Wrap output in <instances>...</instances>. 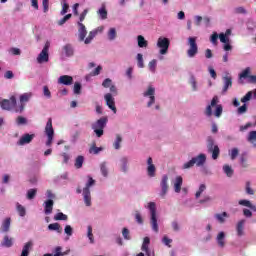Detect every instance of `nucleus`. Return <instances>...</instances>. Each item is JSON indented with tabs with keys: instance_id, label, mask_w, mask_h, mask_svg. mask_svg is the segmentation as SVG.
<instances>
[{
	"instance_id": "obj_1",
	"label": "nucleus",
	"mask_w": 256,
	"mask_h": 256,
	"mask_svg": "<svg viewBox=\"0 0 256 256\" xmlns=\"http://www.w3.org/2000/svg\"><path fill=\"white\" fill-rule=\"evenodd\" d=\"M157 89L153 85H148L146 89L143 91L142 96L146 101V106L148 109H155V111H159L160 106L157 103V98L155 97Z\"/></svg>"
},
{
	"instance_id": "obj_2",
	"label": "nucleus",
	"mask_w": 256,
	"mask_h": 256,
	"mask_svg": "<svg viewBox=\"0 0 256 256\" xmlns=\"http://www.w3.org/2000/svg\"><path fill=\"white\" fill-rule=\"evenodd\" d=\"M204 115L208 119H211V117H221L223 115V106L219 104V97L214 96L211 100V103L208 104L204 110Z\"/></svg>"
},
{
	"instance_id": "obj_3",
	"label": "nucleus",
	"mask_w": 256,
	"mask_h": 256,
	"mask_svg": "<svg viewBox=\"0 0 256 256\" xmlns=\"http://www.w3.org/2000/svg\"><path fill=\"white\" fill-rule=\"evenodd\" d=\"M94 185L95 180L88 176L85 187L82 189L81 186H79L76 190V193H82L83 201L86 207H91V187H93Z\"/></svg>"
},
{
	"instance_id": "obj_4",
	"label": "nucleus",
	"mask_w": 256,
	"mask_h": 256,
	"mask_svg": "<svg viewBox=\"0 0 256 256\" xmlns=\"http://www.w3.org/2000/svg\"><path fill=\"white\" fill-rule=\"evenodd\" d=\"M170 45H171V40H169V38H167L165 36H160L157 39L156 47H157V49H159V51H158V53H159L158 59L160 61H163V59H164L163 56L167 55V53H169Z\"/></svg>"
},
{
	"instance_id": "obj_5",
	"label": "nucleus",
	"mask_w": 256,
	"mask_h": 256,
	"mask_svg": "<svg viewBox=\"0 0 256 256\" xmlns=\"http://www.w3.org/2000/svg\"><path fill=\"white\" fill-rule=\"evenodd\" d=\"M150 215V224L154 233H159V224L157 223V204L155 202H149L146 206Z\"/></svg>"
},
{
	"instance_id": "obj_6",
	"label": "nucleus",
	"mask_w": 256,
	"mask_h": 256,
	"mask_svg": "<svg viewBox=\"0 0 256 256\" xmlns=\"http://www.w3.org/2000/svg\"><path fill=\"white\" fill-rule=\"evenodd\" d=\"M206 147L208 153L212 154V159L215 161L219 159V155L221 153V150L219 149V146L215 143V139L213 136H208L206 139Z\"/></svg>"
},
{
	"instance_id": "obj_7",
	"label": "nucleus",
	"mask_w": 256,
	"mask_h": 256,
	"mask_svg": "<svg viewBox=\"0 0 256 256\" xmlns=\"http://www.w3.org/2000/svg\"><path fill=\"white\" fill-rule=\"evenodd\" d=\"M44 133L47 137L45 145L46 147H51V145H53V139L55 137V130L53 129V120H51V118H49L46 123Z\"/></svg>"
},
{
	"instance_id": "obj_8",
	"label": "nucleus",
	"mask_w": 256,
	"mask_h": 256,
	"mask_svg": "<svg viewBox=\"0 0 256 256\" xmlns=\"http://www.w3.org/2000/svg\"><path fill=\"white\" fill-rule=\"evenodd\" d=\"M107 126V118L102 117L92 124V130L94 131L96 137H103V129Z\"/></svg>"
},
{
	"instance_id": "obj_9",
	"label": "nucleus",
	"mask_w": 256,
	"mask_h": 256,
	"mask_svg": "<svg viewBox=\"0 0 256 256\" xmlns=\"http://www.w3.org/2000/svg\"><path fill=\"white\" fill-rule=\"evenodd\" d=\"M31 97H33V93L31 92H26L22 95H20V103L19 105L15 108L16 113H23L25 106L29 101H31Z\"/></svg>"
},
{
	"instance_id": "obj_10",
	"label": "nucleus",
	"mask_w": 256,
	"mask_h": 256,
	"mask_svg": "<svg viewBox=\"0 0 256 256\" xmlns=\"http://www.w3.org/2000/svg\"><path fill=\"white\" fill-rule=\"evenodd\" d=\"M0 107L4 111H11L17 107V98L15 96L10 97V99H2L0 100Z\"/></svg>"
},
{
	"instance_id": "obj_11",
	"label": "nucleus",
	"mask_w": 256,
	"mask_h": 256,
	"mask_svg": "<svg viewBox=\"0 0 256 256\" xmlns=\"http://www.w3.org/2000/svg\"><path fill=\"white\" fill-rule=\"evenodd\" d=\"M167 193H169V176H167V174H164L160 181L159 197H161V199H165Z\"/></svg>"
},
{
	"instance_id": "obj_12",
	"label": "nucleus",
	"mask_w": 256,
	"mask_h": 256,
	"mask_svg": "<svg viewBox=\"0 0 256 256\" xmlns=\"http://www.w3.org/2000/svg\"><path fill=\"white\" fill-rule=\"evenodd\" d=\"M189 49L187 51V55L190 58H193L197 55L199 48L197 47V37H189L188 38Z\"/></svg>"
},
{
	"instance_id": "obj_13",
	"label": "nucleus",
	"mask_w": 256,
	"mask_h": 256,
	"mask_svg": "<svg viewBox=\"0 0 256 256\" xmlns=\"http://www.w3.org/2000/svg\"><path fill=\"white\" fill-rule=\"evenodd\" d=\"M49 42H47L36 58L37 63L39 65H43V63H49Z\"/></svg>"
},
{
	"instance_id": "obj_14",
	"label": "nucleus",
	"mask_w": 256,
	"mask_h": 256,
	"mask_svg": "<svg viewBox=\"0 0 256 256\" xmlns=\"http://www.w3.org/2000/svg\"><path fill=\"white\" fill-rule=\"evenodd\" d=\"M104 99L106 101L107 107L113 111V113H117V107H115V98L113 97V94L107 93L104 95Z\"/></svg>"
},
{
	"instance_id": "obj_15",
	"label": "nucleus",
	"mask_w": 256,
	"mask_h": 256,
	"mask_svg": "<svg viewBox=\"0 0 256 256\" xmlns=\"http://www.w3.org/2000/svg\"><path fill=\"white\" fill-rule=\"evenodd\" d=\"M105 27L100 26L98 28H96L95 30L90 31L88 37L84 40L85 45H89V43H91L93 41V39H95V37H97L98 33H103Z\"/></svg>"
},
{
	"instance_id": "obj_16",
	"label": "nucleus",
	"mask_w": 256,
	"mask_h": 256,
	"mask_svg": "<svg viewBox=\"0 0 256 256\" xmlns=\"http://www.w3.org/2000/svg\"><path fill=\"white\" fill-rule=\"evenodd\" d=\"M118 166L121 173H129V158L127 156L121 157Z\"/></svg>"
},
{
	"instance_id": "obj_17",
	"label": "nucleus",
	"mask_w": 256,
	"mask_h": 256,
	"mask_svg": "<svg viewBox=\"0 0 256 256\" xmlns=\"http://www.w3.org/2000/svg\"><path fill=\"white\" fill-rule=\"evenodd\" d=\"M157 173V168L155 167V164H153V158L149 157L147 159V175L148 177H155Z\"/></svg>"
},
{
	"instance_id": "obj_18",
	"label": "nucleus",
	"mask_w": 256,
	"mask_h": 256,
	"mask_svg": "<svg viewBox=\"0 0 256 256\" xmlns=\"http://www.w3.org/2000/svg\"><path fill=\"white\" fill-rule=\"evenodd\" d=\"M33 139H35V134H24L18 140L17 145L21 147H23V145H29Z\"/></svg>"
},
{
	"instance_id": "obj_19",
	"label": "nucleus",
	"mask_w": 256,
	"mask_h": 256,
	"mask_svg": "<svg viewBox=\"0 0 256 256\" xmlns=\"http://www.w3.org/2000/svg\"><path fill=\"white\" fill-rule=\"evenodd\" d=\"M192 159L196 167H203V165L207 163V155H205L204 153H201L198 156L193 157Z\"/></svg>"
},
{
	"instance_id": "obj_20",
	"label": "nucleus",
	"mask_w": 256,
	"mask_h": 256,
	"mask_svg": "<svg viewBox=\"0 0 256 256\" xmlns=\"http://www.w3.org/2000/svg\"><path fill=\"white\" fill-rule=\"evenodd\" d=\"M58 85H73V78L69 75H62L57 80Z\"/></svg>"
},
{
	"instance_id": "obj_21",
	"label": "nucleus",
	"mask_w": 256,
	"mask_h": 256,
	"mask_svg": "<svg viewBox=\"0 0 256 256\" xmlns=\"http://www.w3.org/2000/svg\"><path fill=\"white\" fill-rule=\"evenodd\" d=\"M78 27L79 41H85V37H87V28L81 22H78Z\"/></svg>"
},
{
	"instance_id": "obj_22",
	"label": "nucleus",
	"mask_w": 256,
	"mask_h": 256,
	"mask_svg": "<svg viewBox=\"0 0 256 256\" xmlns=\"http://www.w3.org/2000/svg\"><path fill=\"white\" fill-rule=\"evenodd\" d=\"M217 39H220L221 43H225V33L217 34V32H214L210 37V42L212 45H217Z\"/></svg>"
},
{
	"instance_id": "obj_23",
	"label": "nucleus",
	"mask_w": 256,
	"mask_h": 256,
	"mask_svg": "<svg viewBox=\"0 0 256 256\" xmlns=\"http://www.w3.org/2000/svg\"><path fill=\"white\" fill-rule=\"evenodd\" d=\"M9 229H11V218L7 217L2 221L0 231L1 233H9Z\"/></svg>"
},
{
	"instance_id": "obj_24",
	"label": "nucleus",
	"mask_w": 256,
	"mask_h": 256,
	"mask_svg": "<svg viewBox=\"0 0 256 256\" xmlns=\"http://www.w3.org/2000/svg\"><path fill=\"white\" fill-rule=\"evenodd\" d=\"M175 193H181V187L183 186V177L177 176L173 182Z\"/></svg>"
},
{
	"instance_id": "obj_25",
	"label": "nucleus",
	"mask_w": 256,
	"mask_h": 256,
	"mask_svg": "<svg viewBox=\"0 0 256 256\" xmlns=\"http://www.w3.org/2000/svg\"><path fill=\"white\" fill-rule=\"evenodd\" d=\"M151 243V239L149 237H145L142 243V251H145L146 255L151 256L153 252L149 250V245Z\"/></svg>"
},
{
	"instance_id": "obj_26",
	"label": "nucleus",
	"mask_w": 256,
	"mask_h": 256,
	"mask_svg": "<svg viewBox=\"0 0 256 256\" xmlns=\"http://www.w3.org/2000/svg\"><path fill=\"white\" fill-rule=\"evenodd\" d=\"M31 249H33V241L26 242L22 248L21 256H29Z\"/></svg>"
},
{
	"instance_id": "obj_27",
	"label": "nucleus",
	"mask_w": 256,
	"mask_h": 256,
	"mask_svg": "<svg viewBox=\"0 0 256 256\" xmlns=\"http://www.w3.org/2000/svg\"><path fill=\"white\" fill-rule=\"evenodd\" d=\"M53 205H54L53 200H46L44 202V213H45V215H51V213H53Z\"/></svg>"
},
{
	"instance_id": "obj_28",
	"label": "nucleus",
	"mask_w": 256,
	"mask_h": 256,
	"mask_svg": "<svg viewBox=\"0 0 256 256\" xmlns=\"http://www.w3.org/2000/svg\"><path fill=\"white\" fill-rule=\"evenodd\" d=\"M229 35H231V29H227L225 32V51H231L233 46L231 45V40L229 39Z\"/></svg>"
},
{
	"instance_id": "obj_29",
	"label": "nucleus",
	"mask_w": 256,
	"mask_h": 256,
	"mask_svg": "<svg viewBox=\"0 0 256 256\" xmlns=\"http://www.w3.org/2000/svg\"><path fill=\"white\" fill-rule=\"evenodd\" d=\"M100 172L101 175L105 177V179L109 177V164L107 162H102L100 164Z\"/></svg>"
},
{
	"instance_id": "obj_30",
	"label": "nucleus",
	"mask_w": 256,
	"mask_h": 256,
	"mask_svg": "<svg viewBox=\"0 0 256 256\" xmlns=\"http://www.w3.org/2000/svg\"><path fill=\"white\" fill-rule=\"evenodd\" d=\"M62 53H64L66 57H73L75 51L73 50V46L66 44L62 48Z\"/></svg>"
},
{
	"instance_id": "obj_31",
	"label": "nucleus",
	"mask_w": 256,
	"mask_h": 256,
	"mask_svg": "<svg viewBox=\"0 0 256 256\" xmlns=\"http://www.w3.org/2000/svg\"><path fill=\"white\" fill-rule=\"evenodd\" d=\"M97 15L102 21L107 19V8L105 7V4H102V6L98 9Z\"/></svg>"
},
{
	"instance_id": "obj_32",
	"label": "nucleus",
	"mask_w": 256,
	"mask_h": 256,
	"mask_svg": "<svg viewBox=\"0 0 256 256\" xmlns=\"http://www.w3.org/2000/svg\"><path fill=\"white\" fill-rule=\"evenodd\" d=\"M137 43H138V47H140V49H145L149 45V42L145 39V37H143V35L137 36Z\"/></svg>"
},
{
	"instance_id": "obj_33",
	"label": "nucleus",
	"mask_w": 256,
	"mask_h": 256,
	"mask_svg": "<svg viewBox=\"0 0 256 256\" xmlns=\"http://www.w3.org/2000/svg\"><path fill=\"white\" fill-rule=\"evenodd\" d=\"M107 39L108 41H115L117 39V29L109 28L107 31Z\"/></svg>"
},
{
	"instance_id": "obj_34",
	"label": "nucleus",
	"mask_w": 256,
	"mask_h": 256,
	"mask_svg": "<svg viewBox=\"0 0 256 256\" xmlns=\"http://www.w3.org/2000/svg\"><path fill=\"white\" fill-rule=\"evenodd\" d=\"M244 228H245V220H240L236 226V231H237L238 237H243V235H244L243 229Z\"/></svg>"
},
{
	"instance_id": "obj_35",
	"label": "nucleus",
	"mask_w": 256,
	"mask_h": 256,
	"mask_svg": "<svg viewBox=\"0 0 256 256\" xmlns=\"http://www.w3.org/2000/svg\"><path fill=\"white\" fill-rule=\"evenodd\" d=\"M148 71H150V73H152L153 75L157 73V59H152L148 63Z\"/></svg>"
},
{
	"instance_id": "obj_36",
	"label": "nucleus",
	"mask_w": 256,
	"mask_h": 256,
	"mask_svg": "<svg viewBox=\"0 0 256 256\" xmlns=\"http://www.w3.org/2000/svg\"><path fill=\"white\" fill-rule=\"evenodd\" d=\"M216 242L219 247H225V232H220L217 235Z\"/></svg>"
},
{
	"instance_id": "obj_37",
	"label": "nucleus",
	"mask_w": 256,
	"mask_h": 256,
	"mask_svg": "<svg viewBox=\"0 0 256 256\" xmlns=\"http://www.w3.org/2000/svg\"><path fill=\"white\" fill-rule=\"evenodd\" d=\"M121 143H123V137H121V135L117 134L116 138L114 140V143H113V147H114V149H116V151H119V149H121Z\"/></svg>"
},
{
	"instance_id": "obj_38",
	"label": "nucleus",
	"mask_w": 256,
	"mask_h": 256,
	"mask_svg": "<svg viewBox=\"0 0 256 256\" xmlns=\"http://www.w3.org/2000/svg\"><path fill=\"white\" fill-rule=\"evenodd\" d=\"M136 61H137V67L139 69H144L145 68V60H143V54L138 53L136 55Z\"/></svg>"
},
{
	"instance_id": "obj_39",
	"label": "nucleus",
	"mask_w": 256,
	"mask_h": 256,
	"mask_svg": "<svg viewBox=\"0 0 256 256\" xmlns=\"http://www.w3.org/2000/svg\"><path fill=\"white\" fill-rule=\"evenodd\" d=\"M239 205H242L243 207H248L251 209V211H256V206L251 203L249 200H240Z\"/></svg>"
},
{
	"instance_id": "obj_40",
	"label": "nucleus",
	"mask_w": 256,
	"mask_h": 256,
	"mask_svg": "<svg viewBox=\"0 0 256 256\" xmlns=\"http://www.w3.org/2000/svg\"><path fill=\"white\" fill-rule=\"evenodd\" d=\"M205 191H207V185L200 184L198 187V190L195 193V198L199 199V197H201V195H203V193H205Z\"/></svg>"
},
{
	"instance_id": "obj_41",
	"label": "nucleus",
	"mask_w": 256,
	"mask_h": 256,
	"mask_svg": "<svg viewBox=\"0 0 256 256\" xmlns=\"http://www.w3.org/2000/svg\"><path fill=\"white\" fill-rule=\"evenodd\" d=\"M16 210L20 217H25V215H27V210L19 202L16 203Z\"/></svg>"
},
{
	"instance_id": "obj_42",
	"label": "nucleus",
	"mask_w": 256,
	"mask_h": 256,
	"mask_svg": "<svg viewBox=\"0 0 256 256\" xmlns=\"http://www.w3.org/2000/svg\"><path fill=\"white\" fill-rule=\"evenodd\" d=\"M2 247H13V238L5 236L3 242L1 243Z\"/></svg>"
},
{
	"instance_id": "obj_43",
	"label": "nucleus",
	"mask_w": 256,
	"mask_h": 256,
	"mask_svg": "<svg viewBox=\"0 0 256 256\" xmlns=\"http://www.w3.org/2000/svg\"><path fill=\"white\" fill-rule=\"evenodd\" d=\"M87 237L91 245H93V243H95V238L93 237V227L91 226H87Z\"/></svg>"
},
{
	"instance_id": "obj_44",
	"label": "nucleus",
	"mask_w": 256,
	"mask_h": 256,
	"mask_svg": "<svg viewBox=\"0 0 256 256\" xmlns=\"http://www.w3.org/2000/svg\"><path fill=\"white\" fill-rule=\"evenodd\" d=\"M49 231H56V233H61V225L59 223H52L48 225Z\"/></svg>"
},
{
	"instance_id": "obj_45",
	"label": "nucleus",
	"mask_w": 256,
	"mask_h": 256,
	"mask_svg": "<svg viewBox=\"0 0 256 256\" xmlns=\"http://www.w3.org/2000/svg\"><path fill=\"white\" fill-rule=\"evenodd\" d=\"M251 75V68L247 67L245 70L242 71V73L239 75L240 81L242 79H248V77Z\"/></svg>"
},
{
	"instance_id": "obj_46",
	"label": "nucleus",
	"mask_w": 256,
	"mask_h": 256,
	"mask_svg": "<svg viewBox=\"0 0 256 256\" xmlns=\"http://www.w3.org/2000/svg\"><path fill=\"white\" fill-rule=\"evenodd\" d=\"M68 216L63 212H59L54 216V221H67Z\"/></svg>"
},
{
	"instance_id": "obj_47",
	"label": "nucleus",
	"mask_w": 256,
	"mask_h": 256,
	"mask_svg": "<svg viewBox=\"0 0 256 256\" xmlns=\"http://www.w3.org/2000/svg\"><path fill=\"white\" fill-rule=\"evenodd\" d=\"M83 161H85V158L83 156H78L75 160V168L81 169L83 167Z\"/></svg>"
},
{
	"instance_id": "obj_48",
	"label": "nucleus",
	"mask_w": 256,
	"mask_h": 256,
	"mask_svg": "<svg viewBox=\"0 0 256 256\" xmlns=\"http://www.w3.org/2000/svg\"><path fill=\"white\" fill-rule=\"evenodd\" d=\"M36 195H37V189L32 188L27 191L26 197L27 199L31 200V199H35Z\"/></svg>"
},
{
	"instance_id": "obj_49",
	"label": "nucleus",
	"mask_w": 256,
	"mask_h": 256,
	"mask_svg": "<svg viewBox=\"0 0 256 256\" xmlns=\"http://www.w3.org/2000/svg\"><path fill=\"white\" fill-rule=\"evenodd\" d=\"M64 233L67 239H69L70 237L73 236V227H71V225H66L64 228Z\"/></svg>"
},
{
	"instance_id": "obj_50",
	"label": "nucleus",
	"mask_w": 256,
	"mask_h": 256,
	"mask_svg": "<svg viewBox=\"0 0 256 256\" xmlns=\"http://www.w3.org/2000/svg\"><path fill=\"white\" fill-rule=\"evenodd\" d=\"M190 85L192 87V91H199V84L193 76L190 78Z\"/></svg>"
},
{
	"instance_id": "obj_51",
	"label": "nucleus",
	"mask_w": 256,
	"mask_h": 256,
	"mask_svg": "<svg viewBox=\"0 0 256 256\" xmlns=\"http://www.w3.org/2000/svg\"><path fill=\"white\" fill-rule=\"evenodd\" d=\"M53 253L54 254H52V256H65V253L63 252V248L61 246H57L56 248H54Z\"/></svg>"
},
{
	"instance_id": "obj_52",
	"label": "nucleus",
	"mask_w": 256,
	"mask_h": 256,
	"mask_svg": "<svg viewBox=\"0 0 256 256\" xmlns=\"http://www.w3.org/2000/svg\"><path fill=\"white\" fill-rule=\"evenodd\" d=\"M69 11V4L64 0L62 2V10L60 11V15H66V13H68Z\"/></svg>"
},
{
	"instance_id": "obj_53",
	"label": "nucleus",
	"mask_w": 256,
	"mask_h": 256,
	"mask_svg": "<svg viewBox=\"0 0 256 256\" xmlns=\"http://www.w3.org/2000/svg\"><path fill=\"white\" fill-rule=\"evenodd\" d=\"M135 221L138 223V225H143V216H141V213L139 211H136L134 214Z\"/></svg>"
},
{
	"instance_id": "obj_54",
	"label": "nucleus",
	"mask_w": 256,
	"mask_h": 256,
	"mask_svg": "<svg viewBox=\"0 0 256 256\" xmlns=\"http://www.w3.org/2000/svg\"><path fill=\"white\" fill-rule=\"evenodd\" d=\"M252 97H253V91L247 92V94L241 98V103H247V101H251Z\"/></svg>"
},
{
	"instance_id": "obj_55",
	"label": "nucleus",
	"mask_w": 256,
	"mask_h": 256,
	"mask_svg": "<svg viewBox=\"0 0 256 256\" xmlns=\"http://www.w3.org/2000/svg\"><path fill=\"white\" fill-rule=\"evenodd\" d=\"M73 91H74V95H81V83L75 82Z\"/></svg>"
},
{
	"instance_id": "obj_56",
	"label": "nucleus",
	"mask_w": 256,
	"mask_h": 256,
	"mask_svg": "<svg viewBox=\"0 0 256 256\" xmlns=\"http://www.w3.org/2000/svg\"><path fill=\"white\" fill-rule=\"evenodd\" d=\"M72 15L71 14H67L66 16H64L62 19H60L58 21V25L61 27L63 25H65V23H67V21H69V19H71Z\"/></svg>"
},
{
	"instance_id": "obj_57",
	"label": "nucleus",
	"mask_w": 256,
	"mask_h": 256,
	"mask_svg": "<svg viewBox=\"0 0 256 256\" xmlns=\"http://www.w3.org/2000/svg\"><path fill=\"white\" fill-rule=\"evenodd\" d=\"M162 243L163 245H166V247H171V244L173 243V239L169 238L168 236H163Z\"/></svg>"
},
{
	"instance_id": "obj_58",
	"label": "nucleus",
	"mask_w": 256,
	"mask_h": 256,
	"mask_svg": "<svg viewBox=\"0 0 256 256\" xmlns=\"http://www.w3.org/2000/svg\"><path fill=\"white\" fill-rule=\"evenodd\" d=\"M195 166V162L193 160V158L188 161V162H185L183 165H182V169H191L192 167Z\"/></svg>"
},
{
	"instance_id": "obj_59",
	"label": "nucleus",
	"mask_w": 256,
	"mask_h": 256,
	"mask_svg": "<svg viewBox=\"0 0 256 256\" xmlns=\"http://www.w3.org/2000/svg\"><path fill=\"white\" fill-rule=\"evenodd\" d=\"M230 158L232 160L237 159V156L239 155V149L237 148H233L230 152H229Z\"/></svg>"
},
{
	"instance_id": "obj_60",
	"label": "nucleus",
	"mask_w": 256,
	"mask_h": 256,
	"mask_svg": "<svg viewBox=\"0 0 256 256\" xmlns=\"http://www.w3.org/2000/svg\"><path fill=\"white\" fill-rule=\"evenodd\" d=\"M101 151H103V148L96 146H92L89 150V152L92 153L93 155H98V153H101Z\"/></svg>"
},
{
	"instance_id": "obj_61",
	"label": "nucleus",
	"mask_w": 256,
	"mask_h": 256,
	"mask_svg": "<svg viewBox=\"0 0 256 256\" xmlns=\"http://www.w3.org/2000/svg\"><path fill=\"white\" fill-rule=\"evenodd\" d=\"M8 53L10 55H21V49L12 47L8 49Z\"/></svg>"
},
{
	"instance_id": "obj_62",
	"label": "nucleus",
	"mask_w": 256,
	"mask_h": 256,
	"mask_svg": "<svg viewBox=\"0 0 256 256\" xmlns=\"http://www.w3.org/2000/svg\"><path fill=\"white\" fill-rule=\"evenodd\" d=\"M43 95L46 99H51V90H49L48 86H43Z\"/></svg>"
},
{
	"instance_id": "obj_63",
	"label": "nucleus",
	"mask_w": 256,
	"mask_h": 256,
	"mask_svg": "<svg viewBox=\"0 0 256 256\" xmlns=\"http://www.w3.org/2000/svg\"><path fill=\"white\" fill-rule=\"evenodd\" d=\"M248 141L250 143H255L256 141V131H251L248 135Z\"/></svg>"
},
{
	"instance_id": "obj_64",
	"label": "nucleus",
	"mask_w": 256,
	"mask_h": 256,
	"mask_svg": "<svg viewBox=\"0 0 256 256\" xmlns=\"http://www.w3.org/2000/svg\"><path fill=\"white\" fill-rule=\"evenodd\" d=\"M16 124H17V125H26V124H27V118L22 117V116H19V117L16 119Z\"/></svg>"
}]
</instances>
